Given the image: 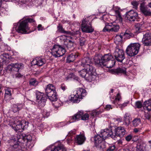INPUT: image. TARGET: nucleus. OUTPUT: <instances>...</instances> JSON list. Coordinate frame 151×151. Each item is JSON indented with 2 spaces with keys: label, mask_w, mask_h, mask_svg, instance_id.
<instances>
[{
  "label": "nucleus",
  "mask_w": 151,
  "mask_h": 151,
  "mask_svg": "<svg viewBox=\"0 0 151 151\" xmlns=\"http://www.w3.org/2000/svg\"><path fill=\"white\" fill-rule=\"evenodd\" d=\"M55 91V87L52 84H49L46 86L45 89L46 95L43 93L37 92L36 94V96L39 106L40 108L44 106L47 99V96L49 95V94L53 93Z\"/></svg>",
  "instance_id": "obj_1"
},
{
  "label": "nucleus",
  "mask_w": 151,
  "mask_h": 151,
  "mask_svg": "<svg viewBox=\"0 0 151 151\" xmlns=\"http://www.w3.org/2000/svg\"><path fill=\"white\" fill-rule=\"evenodd\" d=\"M112 56L111 55L106 54L102 57L97 55L95 56L94 61L95 63L99 65L106 66L107 68H111L115 65L116 61L113 59Z\"/></svg>",
  "instance_id": "obj_2"
},
{
  "label": "nucleus",
  "mask_w": 151,
  "mask_h": 151,
  "mask_svg": "<svg viewBox=\"0 0 151 151\" xmlns=\"http://www.w3.org/2000/svg\"><path fill=\"white\" fill-rule=\"evenodd\" d=\"M35 22V20L33 19L29 18L21 22L18 28L17 31L19 33L22 34H26L28 33L27 32L29 29L28 26V22L32 23Z\"/></svg>",
  "instance_id": "obj_3"
},
{
  "label": "nucleus",
  "mask_w": 151,
  "mask_h": 151,
  "mask_svg": "<svg viewBox=\"0 0 151 151\" xmlns=\"http://www.w3.org/2000/svg\"><path fill=\"white\" fill-rule=\"evenodd\" d=\"M87 94L85 89L82 88H78L76 91V93L73 96H71V100L75 103H78Z\"/></svg>",
  "instance_id": "obj_4"
},
{
  "label": "nucleus",
  "mask_w": 151,
  "mask_h": 151,
  "mask_svg": "<svg viewBox=\"0 0 151 151\" xmlns=\"http://www.w3.org/2000/svg\"><path fill=\"white\" fill-rule=\"evenodd\" d=\"M89 116L88 114L86 113L83 114V111L81 110L78 112L73 116L69 117L70 123L78 121L81 118L82 120L86 121L88 119Z\"/></svg>",
  "instance_id": "obj_5"
},
{
  "label": "nucleus",
  "mask_w": 151,
  "mask_h": 151,
  "mask_svg": "<svg viewBox=\"0 0 151 151\" xmlns=\"http://www.w3.org/2000/svg\"><path fill=\"white\" fill-rule=\"evenodd\" d=\"M140 46L139 43L130 44L127 47L126 50V53L128 56L132 57L137 55Z\"/></svg>",
  "instance_id": "obj_6"
},
{
  "label": "nucleus",
  "mask_w": 151,
  "mask_h": 151,
  "mask_svg": "<svg viewBox=\"0 0 151 151\" xmlns=\"http://www.w3.org/2000/svg\"><path fill=\"white\" fill-rule=\"evenodd\" d=\"M91 16L88 18H86L82 21L81 24V28L82 31L86 33H91L94 30L92 26L91 23V20H89Z\"/></svg>",
  "instance_id": "obj_7"
},
{
  "label": "nucleus",
  "mask_w": 151,
  "mask_h": 151,
  "mask_svg": "<svg viewBox=\"0 0 151 151\" xmlns=\"http://www.w3.org/2000/svg\"><path fill=\"white\" fill-rule=\"evenodd\" d=\"M18 142L22 143H26L27 148L31 149L34 145V142L32 140V138L30 135H27L25 134H22L21 136V138L18 139Z\"/></svg>",
  "instance_id": "obj_8"
},
{
  "label": "nucleus",
  "mask_w": 151,
  "mask_h": 151,
  "mask_svg": "<svg viewBox=\"0 0 151 151\" xmlns=\"http://www.w3.org/2000/svg\"><path fill=\"white\" fill-rule=\"evenodd\" d=\"M64 48L59 45H55L51 49L52 54L55 57H60L65 53Z\"/></svg>",
  "instance_id": "obj_9"
},
{
  "label": "nucleus",
  "mask_w": 151,
  "mask_h": 151,
  "mask_svg": "<svg viewBox=\"0 0 151 151\" xmlns=\"http://www.w3.org/2000/svg\"><path fill=\"white\" fill-rule=\"evenodd\" d=\"M87 68L86 69L87 73L85 79L88 81L91 82L95 80L96 78V70L92 66L87 65Z\"/></svg>",
  "instance_id": "obj_10"
},
{
  "label": "nucleus",
  "mask_w": 151,
  "mask_h": 151,
  "mask_svg": "<svg viewBox=\"0 0 151 151\" xmlns=\"http://www.w3.org/2000/svg\"><path fill=\"white\" fill-rule=\"evenodd\" d=\"M93 140L95 145L97 148L103 150L106 147L104 140L99 134L95 135Z\"/></svg>",
  "instance_id": "obj_11"
},
{
  "label": "nucleus",
  "mask_w": 151,
  "mask_h": 151,
  "mask_svg": "<svg viewBox=\"0 0 151 151\" xmlns=\"http://www.w3.org/2000/svg\"><path fill=\"white\" fill-rule=\"evenodd\" d=\"M119 29V26L118 25L113 24L112 23H107L103 29L104 32H117Z\"/></svg>",
  "instance_id": "obj_12"
},
{
  "label": "nucleus",
  "mask_w": 151,
  "mask_h": 151,
  "mask_svg": "<svg viewBox=\"0 0 151 151\" xmlns=\"http://www.w3.org/2000/svg\"><path fill=\"white\" fill-rule=\"evenodd\" d=\"M114 55L116 60L120 62H122L125 58L123 51L122 49H119L117 47L115 48Z\"/></svg>",
  "instance_id": "obj_13"
},
{
  "label": "nucleus",
  "mask_w": 151,
  "mask_h": 151,
  "mask_svg": "<svg viewBox=\"0 0 151 151\" xmlns=\"http://www.w3.org/2000/svg\"><path fill=\"white\" fill-rule=\"evenodd\" d=\"M99 134L104 140L109 137L114 139H115V135L113 134L111 130L107 129H102L100 131Z\"/></svg>",
  "instance_id": "obj_14"
},
{
  "label": "nucleus",
  "mask_w": 151,
  "mask_h": 151,
  "mask_svg": "<svg viewBox=\"0 0 151 151\" xmlns=\"http://www.w3.org/2000/svg\"><path fill=\"white\" fill-rule=\"evenodd\" d=\"M138 16L137 13L133 10H131L126 14V17L130 21H134L137 19Z\"/></svg>",
  "instance_id": "obj_15"
},
{
  "label": "nucleus",
  "mask_w": 151,
  "mask_h": 151,
  "mask_svg": "<svg viewBox=\"0 0 151 151\" xmlns=\"http://www.w3.org/2000/svg\"><path fill=\"white\" fill-rule=\"evenodd\" d=\"M142 42L144 45H151V33H146L143 35Z\"/></svg>",
  "instance_id": "obj_16"
},
{
  "label": "nucleus",
  "mask_w": 151,
  "mask_h": 151,
  "mask_svg": "<svg viewBox=\"0 0 151 151\" xmlns=\"http://www.w3.org/2000/svg\"><path fill=\"white\" fill-rule=\"evenodd\" d=\"M4 99L6 101H9L11 99L12 89L11 88L6 87L4 89Z\"/></svg>",
  "instance_id": "obj_17"
},
{
  "label": "nucleus",
  "mask_w": 151,
  "mask_h": 151,
  "mask_svg": "<svg viewBox=\"0 0 151 151\" xmlns=\"http://www.w3.org/2000/svg\"><path fill=\"white\" fill-rule=\"evenodd\" d=\"M115 137L116 136L122 137L126 133V132L124 128L122 127H119L115 129Z\"/></svg>",
  "instance_id": "obj_18"
},
{
  "label": "nucleus",
  "mask_w": 151,
  "mask_h": 151,
  "mask_svg": "<svg viewBox=\"0 0 151 151\" xmlns=\"http://www.w3.org/2000/svg\"><path fill=\"white\" fill-rule=\"evenodd\" d=\"M86 138L84 134H80L76 136L75 137V140L76 143L78 145H81L84 142Z\"/></svg>",
  "instance_id": "obj_19"
},
{
  "label": "nucleus",
  "mask_w": 151,
  "mask_h": 151,
  "mask_svg": "<svg viewBox=\"0 0 151 151\" xmlns=\"http://www.w3.org/2000/svg\"><path fill=\"white\" fill-rule=\"evenodd\" d=\"M45 63V60L41 57H37L32 62V64L34 65H37L41 66Z\"/></svg>",
  "instance_id": "obj_20"
},
{
  "label": "nucleus",
  "mask_w": 151,
  "mask_h": 151,
  "mask_svg": "<svg viewBox=\"0 0 151 151\" xmlns=\"http://www.w3.org/2000/svg\"><path fill=\"white\" fill-rule=\"evenodd\" d=\"M140 9L141 12L145 16H151V11L148 7L141 4Z\"/></svg>",
  "instance_id": "obj_21"
},
{
  "label": "nucleus",
  "mask_w": 151,
  "mask_h": 151,
  "mask_svg": "<svg viewBox=\"0 0 151 151\" xmlns=\"http://www.w3.org/2000/svg\"><path fill=\"white\" fill-rule=\"evenodd\" d=\"M78 56V53L74 52L71 53L67 57V62L69 63L73 62Z\"/></svg>",
  "instance_id": "obj_22"
},
{
  "label": "nucleus",
  "mask_w": 151,
  "mask_h": 151,
  "mask_svg": "<svg viewBox=\"0 0 151 151\" xmlns=\"http://www.w3.org/2000/svg\"><path fill=\"white\" fill-rule=\"evenodd\" d=\"M50 151H66V149L63 144L59 143L52 148Z\"/></svg>",
  "instance_id": "obj_23"
},
{
  "label": "nucleus",
  "mask_w": 151,
  "mask_h": 151,
  "mask_svg": "<svg viewBox=\"0 0 151 151\" xmlns=\"http://www.w3.org/2000/svg\"><path fill=\"white\" fill-rule=\"evenodd\" d=\"M22 124L21 122H18V123L14 124V126L12 127L16 131L22 132L23 130L24 126H22Z\"/></svg>",
  "instance_id": "obj_24"
},
{
  "label": "nucleus",
  "mask_w": 151,
  "mask_h": 151,
  "mask_svg": "<svg viewBox=\"0 0 151 151\" xmlns=\"http://www.w3.org/2000/svg\"><path fill=\"white\" fill-rule=\"evenodd\" d=\"M91 62V60L90 58L88 57L84 58L82 60L81 65L85 68H86L87 65L91 66L90 65V62Z\"/></svg>",
  "instance_id": "obj_25"
},
{
  "label": "nucleus",
  "mask_w": 151,
  "mask_h": 151,
  "mask_svg": "<svg viewBox=\"0 0 151 151\" xmlns=\"http://www.w3.org/2000/svg\"><path fill=\"white\" fill-rule=\"evenodd\" d=\"M143 106L148 111L151 110V100L149 99L145 101L143 103Z\"/></svg>",
  "instance_id": "obj_26"
},
{
  "label": "nucleus",
  "mask_w": 151,
  "mask_h": 151,
  "mask_svg": "<svg viewBox=\"0 0 151 151\" xmlns=\"http://www.w3.org/2000/svg\"><path fill=\"white\" fill-rule=\"evenodd\" d=\"M48 98L51 101H56L57 100V97L56 91L53 92V93H51L49 94V95L47 96Z\"/></svg>",
  "instance_id": "obj_27"
},
{
  "label": "nucleus",
  "mask_w": 151,
  "mask_h": 151,
  "mask_svg": "<svg viewBox=\"0 0 151 151\" xmlns=\"http://www.w3.org/2000/svg\"><path fill=\"white\" fill-rule=\"evenodd\" d=\"M22 107V105L21 104H17L13 105L12 107L13 111L16 112L20 110Z\"/></svg>",
  "instance_id": "obj_28"
},
{
  "label": "nucleus",
  "mask_w": 151,
  "mask_h": 151,
  "mask_svg": "<svg viewBox=\"0 0 151 151\" xmlns=\"http://www.w3.org/2000/svg\"><path fill=\"white\" fill-rule=\"evenodd\" d=\"M64 44L68 49L74 48L73 47L74 44L73 42L70 40H67L66 41L64 42Z\"/></svg>",
  "instance_id": "obj_29"
},
{
  "label": "nucleus",
  "mask_w": 151,
  "mask_h": 151,
  "mask_svg": "<svg viewBox=\"0 0 151 151\" xmlns=\"http://www.w3.org/2000/svg\"><path fill=\"white\" fill-rule=\"evenodd\" d=\"M130 115L129 114L126 113L124 117V120L126 125H128L129 124L130 121Z\"/></svg>",
  "instance_id": "obj_30"
},
{
  "label": "nucleus",
  "mask_w": 151,
  "mask_h": 151,
  "mask_svg": "<svg viewBox=\"0 0 151 151\" xmlns=\"http://www.w3.org/2000/svg\"><path fill=\"white\" fill-rule=\"evenodd\" d=\"M14 71L18 72L19 69L23 66V64L22 63H12Z\"/></svg>",
  "instance_id": "obj_31"
},
{
  "label": "nucleus",
  "mask_w": 151,
  "mask_h": 151,
  "mask_svg": "<svg viewBox=\"0 0 151 151\" xmlns=\"http://www.w3.org/2000/svg\"><path fill=\"white\" fill-rule=\"evenodd\" d=\"M121 99V97L120 93H117L116 96L115 97V99L113 100H111L112 103L115 105L118 104L119 102Z\"/></svg>",
  "instance_id": "obj_32"
},
{
  "label": "nucleus",
  "mask_w": 151,
  "mask_h": 151,
  "mask_svg": "<svg viewBox=\"0 0 151 151\" xmlns=\"http://www.w3.org/2000/svg\"><path fill=\"white\" fill-rule=\"evenodd\" d=\"M58 31L60 32L63 33L65 34H69L70 32L68 31H65L63 28L62 25L59 23L58 26Z\"/></svg>",
  "instance_id": "obj_33"
},
{
  "label": "nucleus",
  "mask_w": 151,
  "mask_h": 151,
  "mask_svg": "<svg viewBox=\"0 0 151 151\" xmlns=\"http://www.w3.org/2000/svg\"><path fill=\"white\" fill-rule=\"evenodd\" d=\"M126 68L124 67L119 68L115 70V72L117 73H121L124 75H126Z\"/></svg>",
  "instance_id": "obj_34"
},
{
  "label": "nucleus",
  "mask_w": 151,
  "mask_h": 151,
  "mask_svg": "<svg viewBox=\"0 0 151 151\" xmlns=\"http://www.w3.org/2000/svg\"><path fill=\"white\" fill-rule=\"evenodd\" d=\"M123 36H124L127 39H129L132 36L133 34L129 31L127 30L125 32L122 33Z\"/></svg>",
  "instance_id": "obj_35"
},
{
  "label": "nucleus",
  "mask_w": 151,
  "mask_h": 151,
  "mask_svg": "<svg viewBox=\"0 0 151 151\" xmlns=\"http://www.w3.org/2000/svg\"><path fill=\"white\" fill-rule=\"evenodd\" d=\"M137 151H144L145 149V144L138 143L136 147Z\"/></svg>",
  "instance_id": "obj_36"
},
{
  "label": "nucleus",
  "mask_w": 151,
  "mask_h": 151,
  "mask_svg": "<svg viewBox=\"0 0 151 151\" xmlns=\"http://www.w3.org/2000/svg\"><path fill=\"white\" fill-rule=\"evenodd\" d=\"M122 36L123 35L122 33L120 35H116L114 39L115 42L117 43L122 42Z\"/></svg>",
  "instance_id": "obj_37"
},
{
  "label": "nucleus",
  "mask_w": 151,
  "mask_h": 151,
  "mask_svg": "<svg viewBox=\"0 0 151 151\" xmlns=\"http://www.w3.org/2000/svg\"><path fill=\"white\" fill-rule=\"evenodd\" d=\"M86 69V68H85L84 69L79 72L80 75L82 77L84 78L85 79L86 77L87 73Z\"/></svg>",
  "instance_id": "obj_38"
},
{
  "label": "nucleus",
  "mask_w": 151,
  "mask_h": 151,
  "mask_svg": "<svg viewBox=\"0 0 151 151\" xmlns=\"http://www.w3.org/2000/svg\"><path fill=\"white\" fill-rule=\"evenodd\" d=\"M113 9L115 12V15L118 17L119 18L121 19V16L120 14L119 8L117 7H114Z\"/></svg>",
  "instance_id": "obj_39"
},
{
  "label": "nucleus",
  "mask_w": 151,
  "mask_h": 151,
  "mask_svg": "<svg viewBox=\"0 0 151 151\" xmlns=\"http://www.w3.org/2000/svg\"><path fill=\"white\" fill-rule=\"evenodd\" d=\"M9 56L8 53H4L0 56V57L3 60V61L8 60L9 59Z\"/></svg>",
  "instance_id": "obj_40"
},
{
  "label": "nucleus",
  "mask_w": 151,
  "mask_h": 151,
  "mask_svg": "<svg viewBox=\"0 0 151 151\" xmlns=\"http://www.w3.org/2000/svg\"><path fill=\"white\" fill-rule=\"evenodd\" d=\"M141 123V121L139 118H135L132 122L133 125L134 127H137Z\"/></svg>",
  "instance_id": "obj_41"
},
{
  "label": "nucleus",
  "mask_w": 151,
  "mask_h": 151,
  "mask_svg": "<svg viewBox=\"0 0 151 151\" xmlns=\"http://www.w3.org/2000/svg\"><path fill=\"white\" fill-rule=\"evenodd\" d=\"M38 84V82L37 80L35 79H31L29 81V85L32 86H35Z\"/></svg>",
  "instance_id": "obj_42"
},
{
  "label": "nucleus",
  "mask_w": 151,
  "mask_h": 151,
  "mask_svg": "<svg viewBox=\"0 0 151 151\" xmlns=\"http://www.w3.org/2000/svg\"><path fill=\"white\" fill-rule=\"evenodd\" d=\"M17 140L15 138H13L12 139H10L8 141V143L9 145L12 147L14 144L17 143Z\"/></svg>",
  "instance_id": "obj_43"
},
{
  "label": "nucleus",
  "mask_w": 151,
  "mask_h": 151,
  "mask_svg": "<svg viewBox=\"0 0 151 151\" xmlns=\"http://www.w3.org/2000/svg\"><path fill=\"white\" fill-rule=\"evenodd\" d=\"M20 147L17 142L14 144L11 147L12 150L14 151H16V150H17L20 148Z\"/></svg>",
  "instance_id": "obj_44"
},
{
  "label": "nucleus",
  "mask_w": 151,
  "mask_h": 151,
  "mask_svg": "<svg viewBox=\"0 0 151 151\" xmlns=\"http://www.w3.org/2000/svg\"><path fill=\"white\" fill-rule=\"evenodd\" d=\"M76 129H74L70 131L68 133V136H69L70 138H69L70 140H72V138L71 136L73 134H76Z\"/></svg>",
  "instance_id": "obj_45"
},
{
  "label": "nucleus",
  "mask_w": 151,
  "mask_h": 151,
  "mask_svg": "<svg viewBox=\"0 0 151 151\" xmlns=\"http://www.w3.org/2000/svg\"><path fill=\"white\" fill-rule=\"evenodd\" d=\"M142 106V103L140 101H137L135 103V108H141Z\"/></svg>",
  "instance_id": "obj_46"
},
{
  "label": "nucleus",
  "mask_w": 151,
  "mask_h": 151,
  "mask_svg": "<svg viewBox=\"0 0 151 151\" xmlns=\"http://www.w3.org/2000/svg\"><path fill=\"white\" fill-rule=\"evenodd\" d=\"M131 4L133 6V8L137 9L139 4V3L138 2L136 1H133L131 2Z\"/></svg>",
  "instance_id": "obj_47"
},
{
  "label": "nucleus",
  "mask_w": 151,
  "mask_h": 151,
  "mask_svg": "<svg viewBox=\"0 0 151 151\" xmlns=\"http://www.w3.org/2000/svg\"><path fill=\"white\" fill-rule=\"evenodd\" d=\"M7 70L9 71H14L12 63L9 65L7 67Z\"/></svg>",
  "instance_id": "obj_48"
},
{
  "label": "nucleus",
  "mask_w": 151,
  "mask_h": 151,
  "mask_svg": "<svg viewBox=\"0 0 151 151\" xmlns=\"http://www.w3.org/2000/svg\"><path fill=\"white\" fill-rule=\"evenodd\" d=\"M21 119L19 118L18 117H14V124L18 123L19 121L21 122Z\"/></svg>",
  "instance_id": "obj_49"
},
{
  "label": "nucleus",
  "mask_w": 151,
  "mask_h": 151,
  "mask_svg": "<svg viewBox=\"0 0 151 151\" xmlns=\"http://www.w3.org/2000/svg\"><path fill=\"white\" fill-rule=\"evenodd\" d=\"M129 102H125L124 103L122 104L119 105V108L121 109H122L123 108L127 106Z\"/></svg>",
  "instance_id": "obj_50"
},
{
  "label": "nucleus",
  "mask_w": 151,
  "mask_h": 151,
  "mask_svg": "<svg viewBox=\"0 0 151 151\" xmlns=\"http://www.w3.org/2000/svg\"><path fill=\"white\" fill-rule=\"evenodd\" d=\"M116 148L115 146L114 145H112L110 146L107 149L106 151H113Z\"/></svg>",
  "instance_id": "obj_51"
},
{
  "label": "nucleus",
  "mask_w": 151,
  "mask_h": 151,
  "mask_svg": "<svg viewBox=\"0 0 151 151\" xmlns=\"http://www.w3.org/2000/svg\"><path fill=\"white\" fill-rule=\"evenodd\" d=\"M66 124H67L66 122H63L58 123V127H60L64 126Z\"/></svg>",
  "instance_id": "obj_52"
},
{
  "label": "nucleus",
  "mask_w": 151,
  "mask_h": 151,
  "mask_svg": "<svg viewBox=\"0 0 151 151\" xmlns=\"http://www.w3.org/2000/svg\"><path fill=\"white\" fill-rule=\"evenodd\" d=\"M132 138V136L129 134L125 137V139L127 141H130Z\"/></svg>",
  "instance_id": "obj_53"
},
{
  "label": "nucleus",
  "mask_w": 151,
  "mask_h": 151,
  "mask_svg": "<svg viewBox=\"0 0 151 151\" xmlns=\"http://www.w3.org/2000/svg\"><path fill=\"white\" fill-rule=\"evenodd\" d=\"M113 107L110 105H107L106 106L105 109L107 110H109L110 109H112Z\"/></svg>",
  "instance_id": "obj_54"
},
{
  "label": "nucleus",
  "mask_w": 151,
  "mask_h": 151,
  "mask_svg": "<svg viewBox=\"0 0 151 151\" xmlns=\"http://www.w3.org/2000/svg\"><path fill=\"white\" fill-rule=\"evenodd\" d=\"M38 30L39 31H42L44 29V28L42 26L41 24H39L38 25L37 27Z\"/></svg>",
  "instance_id": "obj_55"
},
{
  "label": "nucleus",
  "mask_w": 151,
  "mask_h": 151,
  "mask_svg": "<svg viewBox=\"0 0 151 151\" xmlns=\"http://www.w3.org/2000/svg\"><path fill=\"white\" fill-rule=\"evenodd\" d=\"M17 73L15 74V76L16 78H19L22 76V75L18 72V71L17 72Z\"/></svg>",
  "instance_id": "obj_56"
},
{
  "label": "nucleus",
  "mask_w": 151,
  "mask_h": 151,
  "mask_svg": "<svg viewBox=\"0 0 151 151\" xmlns=\"http://www.w3.org/2000/svg\"><path fill=\"white\" fill-rule=\"evenodd\" d=\"M61 88L63 91H65L67 88V87L64 84H62L61 86Z\"/></svg>",
  "instance_id": "obj_57"
},
{
  "label": "nucleus",
  "mask_w": 151,
  "mask_h": 151,
  "mask_svg": "<svg viewBox=\"0 0 151 151\" xmlns=\"http://www.w3.org/2000/svg\"><path fill=\"white\" fill-rule=\"evenodd\" d=\"M134 132L135 133H137L140 132V129L137 128H135L134 129Z\"/></svg>",
  "instance_id": "obj_58"
},
{
  "label": "nucleus",
  "mask_w": 151,
  "mask_h": 151,
  "mask_svg": "<svg viewBox=\"0 0 151 151\" xmlns=\"http://www.w3.org/2000/svg\"><path fill=\"white\" fill-rule=\"evenodd\" d=\"M44 115H45L47 117L48 116L50 115V113L47 112L46 111H44L43 113Z\"/></svg>",
  "instance_id": "obj_59"
},
{
  "label": "nucleus",
  "mask_w": 151,
  "mask_h": 151,
  "mask_svg": "<svg viewBox=\"0 0 151 151\" xmlns=\"http://www.w3.org/2000/svg\"><path fill=\"white\" fill-rule=\"evenodd\" d=\"M91 114L92 116L94 117L96 115V113L95 111H93L91 113Z\"/></svg>",
  "instance_id": "obj_60"
},
{
  "label": "nucleus",
  "mask_w": 151,
  "mask_h": 151,
  "mask_svg": "<svg viewBox=\"0 0 151 151\" xmlns=\"http://www.w3.org/2000/svg\"><path fill=\"white\" fill-rule=\"evenodd\" d=\"M145 117L146 118L148 119H149L150 118V115L148 114H146L145 115Z\"/></svg>",
  "instance_id": "obj_61"
},
{
  "label": "nucleus",
  "mask_w": 151,
  "mask_h": 151,
  "mask_svg": "<svg viewBox=\"0 0 151 151\" xmlns=\"http://www.w3.org/2000/svg\"><path fill=\"white\" fill-rule=\"evenodd\" d=\"M85 42L84 41H81L80 42V45L81 46H83L85 44Z\"/></svg>",
  "instance_id": "obj_62"
},
{
  "label": "nucleus",
  "mask_w": 151,
  "mask_h": 151,
  "mask_svg": "<svg viewBox=\"0 0 151 151\" xmlns=\"http://www.w3.org/2000/svg\"><path fill=\"white\" fill-rule=\"evenodd\" d=\"M3 66L1 63H0V73L2 70Z\"/></svg>",
  "instance_id": "obj_63"
},
{
  "label": "nucleus",
  "mask_w": 151,
  "mask_h": 151,
  "mask_svg": "<svg viewBox=\"0 0 151 151\" xmlns=\"http://www.w3.org/2000/svg\"><path fill=\"white\" fill-rule=\"evenodd\" d=\"M16 151H23L22 149L20 148L17 149V150H16Z\"/></svg>",
  "instance_id": "obj_64"
}]
</instances>
